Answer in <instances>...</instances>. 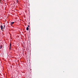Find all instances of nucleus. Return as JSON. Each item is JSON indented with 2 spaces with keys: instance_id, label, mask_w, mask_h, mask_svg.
<instances>
[{
  "instance_id": "obj_1",
  "label": "nucleus",
  "mask_w": 78,
  "mask_h": 78,
  "mask_svg": "<svg viewBox=\"0 0 78 78\" xmlns=\"http://www.w3.org/2000/svg\"><path fill=\"white\" fill-rule=\"evenodd\" d=\"M1 28L2 30H3V26H2V25H1Z\"/></svg>"
},
{
  "instance_id": "obj_9",
  "label": "nucleus",
  "mask_w": 78,
  "mask_h": 78,
  "mask_svg": "<svg viewBox=\"0 0 78 78\" xmlns=\"http://www.w3.org/2000/svg\"><path fill=\"white\" fill-rule=\"evenodd\" d=\"M16 1H17V2H18V0H16Z\"/></svg>"
},
{
  "instance_id": "obj_2",
  "label": "nucleus",
  "mask_w": 78,
  "mask_h": 78,
  "mask_svg": "<svg viewBox=\"0 0 78 78\" xmlns=\"http://www.w3.org/2000/svg\"><path fill=\"white\" fill-rule=\"evenodd\" d=\"M26 30H29V28L28 27H27L26 28Z\"/></svg>"
},
{
  "instance_id": "obj_4",
  "label": "nucleus",
  "mask_w": 78,
  "mask_h": 78,
  "mask_svg": "<svg viewBox=\"0 0 78 78\" xmlns=\"http://www.w3.org/2000/svg\"><path fill=\"white\" fill-rule=\"evenodd\" d=\"M14 23V22H12L11 23V25H13Z\"/></svg>"
},
{
  "instance_id": "obj_5",
  "label": "nucleus",
  "mask_w": 78,
  "mask_h": 78,
  "mask_svg": "<svg viewBox=\"0 0 78 78\" xmlns=\"http://www.w3.org/2000/svg\"><path fill=\"white\" fill-rule=\"evenodd\" d=\"M5 25H4V27H3L4 30L5 29Z\"/></svg>"
},
{
  "instance_id": "obj_3",
  "label": "nucleus",
  "mask_w": 78,
  "mask_h": 78,
  "mask_svg": "<svg viewBox=\"0 0 78 78\" xmlns=\"http://www.w3.org/2000/svg\"><path fill=\"white\" fill-rule=\"evenodd\" d=\"M2 45H1L0 46V50L2 48Z\"/></svg>"
},
{
  "instance_id": "obj_6",
  "label": "nucleus",
  "mask_w": 78,
  "mask_h": 78,
  "mask_svg": "<svg viewBox=\"0 0 78 78\" xmlns=\"http://www.w3.org/2000/svg\"><path fill=\"white\" fill-rule=\"evenodd\" d=\"M9 49H10V50H11V47H10V48H9Z\"/></svg>"
},
{
  "instance_id": "obj_8",
  "label": "nucleus",
  "mask_w": 78,
  "mask_h": 78,
  "mask_svg": "<svg viewBox=\"0 0 78 78\" xmlns=\"http://www.w3.org/2000/svg\"><path fill=\"white\" fill-rule=\"evenodd\" d=\"M30 26L29 25H28V27H29Z\"/></svg>"
},
{
  "instance_id": "obj_7",
  "label": "nucleus",
  "mask_w": 78,
  "mask_h": 78,
  "mask_svg": "<svg viewBox=\"0 0 78 78\" xmlns=\"http://www.w3.org/2000/svg\"><path fill=\"white\" fill-rule=\"evenodd\" d=\"M10 47H11V44L10 43Z\"/></svg>"
}]
</instances>
